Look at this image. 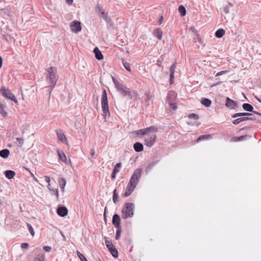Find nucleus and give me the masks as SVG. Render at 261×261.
<instances>
[{
    "label": "nucleus",
    "instance_id": "obj_55",
    "mask_svg": "<svg viewBox=\"0 0 261 261\" xmlns=\"http://www.w3.org/2000/svg\"><path fill=\"white\" fill-rule=\"evenodd\" d=\"M221 83H222V82H216V83L214 84L213 85H212L211 86V87H214V86H218L219 85H220Z\"/></svg>",
    "mask_w": 261,
    "mask_h": 261
},
{
    "label": "nucleus",
    "instance_id": "obj_21",
    "mask_svg": "<svg viewBox=\"0 0 261 261\" xmlns=\"http://www.w3.org/2000/svg\"><path fill=\"white\" fill-rule=\"evenodd\" d=\"M9 154L10 151L7 149H4L0 151V156L4 159H7Z\"/></svg>",
    "mask_w": 261,
    "mask_h": 261
},
{
    "label": "nucleus",
    "instance_id": "obj_8",
    "mask_svg": "<svg viewBox=\"0 0 261 261\" xmlns=\"http://www.w3.org/2000/svg\"><path fill=\"white\" fill-rule=\"evenodd\" d=\"M116 89L123 96H128L129 99H132L133 98V95H132L130 92L128 90V89L123 86L122 84L120 83L116 84Z\"/></svg>",
    "mask_w": 261,
    "mask_h": 261
},
{
    "label": "nucleus",
    "instance_id": "obj_11",
    "mask_svg": "<svg viewBox=\"0 0 261 261\" xmlns=\"http://www.w3.org/2000/svg\"><path fill=\"white\" fill-rule=\"evenodd\" d=\"M156 128L154 126H151L150 127L138 130L137 131V134L138 135H145L147 134L150 131H156Z\"/></svg>",
    "mask_w": 261,
    "mask_h": 261
},
{
    "label": "nucleus",
    "instance_id": "obj_9",
    "mask_svg": "<svg viewBox=\"0 0 261 261\" xmlns=\"http://www.w3.org/2000/svg\"><path fill=\"white\" fill-rule=\"evenodd\" d=\"M81 22L74 20L73 21L70 25L71 30L74 33H78L82 30V27L81 25Z\"/></svg>",
    "mask_w": 261,
    "mask_h": 261
},
{
    "label": "nucleus",
    "instance_id": "obj_59",
    "mask_svg": "<svg viewBox=\"0 0 261 261\" xmlns=\"http://www.w3.org/2000/svg\"><path fill=\"white\" fill-rule=\"evenodd\" d=\"M113 81L115 84V87H116V84L119 83L115 78L113 77Z\"/></svg>",
    "mask_w": 261,
    "mask_h": 261
},
{
    "label": "nucleus",
    "instance_id": "obj_49",
    "mask_svg": "<svg viewBox=\"0 0 261 261\" xmlns=\"http://www.w3.org/2000/svg\"><path fill=\"white\" fill-rule=\"evenodd\" d=\"M176 96V93L174 91H170L169 92V94H168V97H170V96H173V97H175Z\"/></svg>",
    "mask_w": 261,
    "mask_h": 261
},
{
    "label": "nucleus",
    "instance_id": "obj_64",
    "mask_svg": "<svg viewBox=\"0 0 261 261\" xmlns=\"http://www.w3.org/2000/svg\"><path fill=\"white\" fill-rule=\"evenodd\" d=\"M220 75H221V74L220 73V72H218L216 75H215V76L217 77V76H220Z\"/></svg>",
    "mask_w": 261,
    "mask_h": 261
},
{
    "label": "nucleus",
    "instance_id": "obj_24",
    "mask_svg": "<svg viewBox=\"0 0 261 261\" xmlns=\"http://www.w3.org/2000/svg\"><path fill=\"white\" fill-rule=\"evenodd\" d=\"M5 106L1 102H0V114L4 117H6L7 116V112L5 109Z\"/></svg>",
    "mask_w": 261,
    "mask_h": 261
},
{
    "label": "nucleus",
    "instance_id": "obj_51",
    "mask_svg": "<svg viewBox=\"0 0 261 261\" xmlns=\"http://www.w3.org/2000/svg\"><path fill=\"white\" fill-rule=\"evenodd\" d=\"M174 74H170V83L171 84L173 83V79L174 78Z\"/></svg>",
    "mask_w": 261,
    "mask_h": 261
},
{
    "label": "nucleus",
    "instance_id": "obj_5",
    "mask_svg": "<svg viewBox=\"0 0 261 261\" xmlns=\"http://www.w3.org/2000/svg\"><path fill=\"white\" fill-rule=\"evenodd\" d=\"M0 93L4 97L12 100L15 103H18V101L14 95L8 88L2 87L0 89Z\"/></svg>",
    "mask_w": 261,
    "mask_h": 261
},
{
    "label": "nucleus",
    "instance_id": "obj_56",
    "mask_svg": "<svg viewBox=\"0 0 261 261\" xmlns=\"http://www.w3.org/2000/svg\"><path fill=\"white\" fill-rule=\"evenodd\" d=\"M170 106L173 110H176L177 108V107L174 103H170Z\"/></svg>",
    "mask_w": 261,
    "mask_h": 261
},
{
    "label": "nucleus",
    "instance_id": "obj_63",
    "mask_svg": "<svg viewBox=\"0 0 261 261\" xmlns=\"http://www.w3.org/2000/svg\"><path fill=\"white\" fill-rule=\"evenodd\" d=\"M162 62V61H161L160 60H158L157 61L158 64L159 66L160 65V64H161Z\"/></svg>",
    "mask_w": 261,
    "mask_h": 261
},
{
    "label": "nucleus",
    "instance_id": "obj_60",
    "mask_svg": "<svg viewBox=\"0 0 261 261\" xmlns=\"http://www.w3.org/2000/svg\"><path fill=\"white\" fill-rule=\"evenodd\" d=\"M163 17L161 16V18L160 19V20L159 21V25L162 24V23L163 22Z\"/></svg>",
    "mask_w": 261,
    "mask_h": 261
},
{
    "label": "nucleus",
    "instance_id": "obj_20",
    "mask_svg": "<svg viewBox=\"0 0 261 261\" xmlns=\"http://www.w3.org/2000/svg\"><path fill=\"white\" fill-rule=\"evenodd\" d=\"M242 107H243V109L246 111L253 112V113L255 112L254 111H253V108L252 106V105H251L249 103H244Z\"/></svg>",
    "mask_w": 261,
    "mask_h": 261
},
{
    "label": "nucleus",
    "instance_id": "obj_28",
    "mask_svg": "<svg viewBox=\"0 0 261 261\" xmlns=\"http://www.w3.org/2000/svg\"><path fill=\"white\" fill-rule=\"evenodd\" d=\"M201 102L202 105H203L204 106H205L206 107H210L212 104L211 100L210 99H209L208 98H202L201 99Z\"/></svg>",
    "mask_w": 261,
    "mask_h": 261
},
{
    "label": "nucleus",
    "instance_id": "obj_48",
    "mask_svg": "<svg viewBox=\"0 0 261 261\" xmlns=\"http://www.w3.org/2000/svg\"><path fill=\"white\" fill-rule=\"evenodd\" d=\"M120 228H118V229L116 231V239L118 240L119 239V236H120Z\"/></svg>",
    "mask_w": 261,
    "mask_h": 261
},
{
    "label": "nucleus",
    "instance_id": "obj_53",
    "mask_svg": "<svg viewBox=\"0 0 261 261\" xmlns=\"http://www.w3.org/2000/svg\"><path fill=\"white\" fill-rule=\"evenodd\" d=\"M145 95H146V101H148L150 99V95H149V94L148 93H146Z\"/></svg>",
    "mask_w": 261,
    "mask_h": 261
},
{
    "label": "nucleus",
    "instance_id": "obj_6",
    "mask_svg": "<svg viewBox=\"0 0 261 261\" xmlns=\"http://www.w3.org/2000/svg\"><path fill=\"white\" fill-rule=\"evenodd\" d=\"M116 89L123 96H128L129 99H132L133 98V95H132L130 92L128 90V89L123 86L122 84L120 83L116 84Z\"/></svg>",
    "mask_w": 261,
    "mask_h": 261
},
{
    "label": "nucleus",
    "instance_id": "obj_31",
    "mask_svg": "<svg viewBox=\"0 0 261 261\" xmlns=\"http://www.w3.org/2000/svg\"><path fill=\"white\" fill-rule=\"evenodd\" d=\"M252 114L249 113H237L236 114H234L232 116V118H237L238 117H242V116H250Z\"/></svg>",
    "mask_w": 261,
    "mask_h": 261
},
{
    "label": "nucleus",
    "instance_id": "obj_52",
    "mask_svg": "<svg viewBox=\"0 0 261 261\" xmlns=\"http://www.w3.org/2000/svg\"><path fill=\"white\" fill-rule=\"evenodd\" d=\"M117 173L114 172V171H112V173L111 174V177L113 179H114L116 178V175Z\"/></svg>",
    "mask_w": 261,
    "mask_h": 261
},
{
    "label": "nucleus",
    "instance_id": "obj_27",
    "mask_svg": "<svg viewBox=\"0 0 261 261\" xmlns=\"http://www.w3.org/2000/svg\"><path fill=\"white\" fill-rule=\"evenodd\" d=\"M158 162V161H155L149 164L146 168V172L148 173L150 172L152 169V168L156 165Z\"/></svg>",
    "mask_w": 261,
    "mask_h": 261
},
{
    "label": "nucleus",
    "instance_id": "obj_3",
    "mask_svg": "<svg viewBox=\"0 0 261 261\" xmlns=\"http://www.w3.org/2000/svg\"><path fill=\"white\" fill-rule=\"evenodd\" d=\"M134 204L132 203H126L122 210V218L124 219L132 217L134 215Z\"/></svg>",
    "mask_w": 261,
    "mask_h": 261
},
{
    "label": "nucleus",
    "instance_id": "obj_10",
    "mask_svg": "<svg viewBox=\"0 0 261 261\" xmlns=\"http://www.w3.org/2000/svg\"><path fill=\"white\" fill-rule=\"evenodd\" d=\"M156 135L153 134L145 138L144 144L148 147H151L154 144L156 141Z\"/></svg>",
    "mask_w": 261,
    "mask_h": 261
},
{
    "label": "nucleus",
    "instance_id": "obj_44",
    "mask_svg": "<svg viewBox=\"0 0 261 261\" xmlns=\"http://www.w3.org/2000/svg\"><path fill=\"white\" fill-rule=\"evenodd\" d=\"M189 117L190 118H193L195 119H197L198 118V115L195 114H191L189 115Z\"/></svg>",
    "mask_w": 261,
    "mask_h": 261
},
{
    "label": "nucleus",
    "instance_id": "obj_43",
    "mask_svg": "<svg viewBox=\"0 0 261 261\" xmlns=\"http://www.w3.org/2000/svg\"><path fill=\"white\" fill-rule=\"evenodd\" d=\"M16 140L19 142V146L21 147L23 144V139L21 138H17Z\"/></svg>",
    "mask_w": 261,
    "mask_h": 261
},
{
    "label": "nucleus",
    "instance_id": "obj_62",
    "mask_svg": "<svg viewBox=\"0 0 261 261\" xmlns=\"http://www.w3.org/2000/svg\"><path fill=\"white\" fill-rule=\"evenodd\" d=\"M2 62H3L2 58L0 56V68L2 67Z\"/></svg>",
    "mask_w": 261,
    "mask_h": 261
},
{
    "label": "nucleus",
    "instance_id": "obj_1",
    "mask_svg": "<svg viewBox=\"0 0 261 261\" xmlns=\"http://www.w3.org/2000/svg\"><path fill=\"white\" fill-rule=\"evenodd\" d=\"M141 175L142 170L140 168H137L134 171L127 185L124 193L125 197L129 196L134 191L140 181Z\"/></svg>",
    "mask_w": 261,
    "mask_h": 261
},
{
    "label": "nucleus",
    "instance_id": "obj_19",
    "mask_svg": "<svg viewBox=\"0 0 261 261\" xmlns=\"http://www.w3.org/2000/svg\"><path fill=\"white\" fill-rule=\"evenodd\" d=\"M134 148L137 152H140L143 150V145L139 142H136L134 144Z\"/></svg>",
    "mask_w": 261,
    "mask_h": 261
},
{
    "label": "nucleus",
    "instance_id": "obj_34",
    "mask_svg": "<svg viewBox=\"0 0 261 261\" xmlns=\"http://www.w3.org/2000/svg\"><path fill=\"white\" fill-rule=\"evenodd\" d=\"M122 64L124 68L128 71H131V69L130 67V64L129 63L125 61L124 60H122Z\"/></svg>",
    "mask_w": 261,
    "mask_h": 261
},
{
    "label": "nucleus",
    "instance_id": "obj_37",
    "mask_svg": "<svg viewBox=\"0 0 261 261\" xmlns=\"http://www.w3.org/2000/svg\"><path fill=\"white\" fill-rule=\"evenodd\" d=\"M118 195L116 193V189L114 190L113 195V200L114 203H116L118 201Z\"/></svg>",
    "mask_w": 261,
    "mask_h": 261
},
{
    "label": "nucleus",
    "instance_id": "obj_16",
    "mask_svg": "<svg viewBox=\"0 0 261 261\" xmlns=\"http://www.w3.org/2000/svg\"><path fill=\"white\" fill-rule=\"evenodd\" d=\"M153 35L158 39L161 40L163 37V32L160 29L158 28L154 30L153 31Z\"/></svg>",
    "mask_w": 261,
    "mask_h": 261
},
{
    "label": "nucleus",
    "instance_id": "obj_45",
    "mask_svg": "<svg viewBox=\"0 0 261 261\" xmlns=\"http://www.w3.org/2000/svg\"><path fill=\"white\" fill-rule=\"evenodd\" d=\"M43 249L44 251H45L46 252H50L51 250V247H50V246H45L43 247Z\"/></svg>",
    "mask_w": 261,
    "mask_h": 261
},
{
    "label": "nucleus",
    "instance_id": "obj_12",
    "mask_svg": "<svg viewBox=\"0 0 261 261\" xmlns=\"http://www.w3.org/2000/svg\"><path fill=\"white\" fill-rule=\"evenodd\" d=\"M57 135L58 138V140L61 142L65 141L66 144H68L66 136H65L63 132L61 129H57L56 130Z\"/></svg>",
    "mask_w": 261,
    "mask_h": 261
},
{
    "label": "nucleus",
    "instance_id": "obj_54",
    "mask_svg": "<svg viewBox=\"0 0 261 261\" xmlns=\"http://www.w3.org/2000/svg\"><path fill=\"white\" fill-rule=\"evenodd\" d=\"M246 137V136H241V137H239V138H238V141H242V140H243V139H244Z\"/></svg>",
    "mask_w": 261,
    "mask_h": 261
},
{
    "label": "nucleus",
    "instance_id": "obj_4",
    "mask_svg": "<svg viewBox=\"0 0 261 261\" xmlns=\"http://www.w3.org/2000/svg\"><path fill=\"white\" fill-rule=\"evenodd\" d=\"M101 106H102V110L104 114L105 117L110 115L109 109V105L108 101V97L107 92L105 89H104L102 91V96H101Z\"/></svg>",
    "mask_w": 261,
    "mask_h": 261
},
{
    "label": "nucleus",
    "instance_id": "obj_29",
    "mask_svg": "<svg viewBox=\"0 0 261 261\" xmlns=\"http://www.w3.org/2000/svg\"><path fill=\"white\" fill-rule=\"evenodd\" d=\"M96 10L97 12L99 13L100 17V16H102L106 14L104 9L100 5H97Z\"/></svg>",
    "mask_w": 261,
    "mask_h": 261
},
{
    "label": "nucleus",
    "instance_id": "obj_50",
    "mask_svg": "<svg viewBox=\"0 0 261 261\" xmlns=\"http://www.w3.org/2000/svg\"><path fill=\"white\" fill-rule=\"evenodd\" d=\"M21 247L22 248H28L29 247V244L28 243H23L21 244Z\"/></svg>",
    "mask_w": 261,
    "mask_h": 261
},
{
    "label": "nucleus",
    "instance_id": "obj_46",
    "mask_svg": "<svg viewBox=\"0 0 261 261\" xmlns=\"http://www.w3.org/2000/svg\"><path fill=\"white\" fill-rule=\"evenodd\" d=\"M44 178L46 183L48 184V186H50V178L48 176H44Z\"/></svg>",
    "mask_w": 261,
    "mask_h": 261
},
{
    "label": "nucleus",
    "instance_id": "obj_41",
    "mask_svg": "<svg viewBox=\"0 0 261 261\" xmlns=\"http://www.w3.org/2000/svg\"><path fill=\"white\" fill-rule=\"evenodd\" d=\"M176 68V63H174L170 68V72L171 74H174L175 70Z\"/></svg>",
    "mask_w": 261,
    "mask_h": 261
},
{
    "label": "nucleus",
    "instance_id": "obj_22",
    "mask_svg": "<svg viewBox=\"0 0 261 261\" xmlns=\"http://www.w3.org/2000/svg\"><path fill=\"white\" fill-rule=\"evenodd\" d=\"M212 136L211 135H203L200 136L197 139L196 142L197 143L199 142L202 140H206L212 139Z\"/></svg>",
    "mask_w": 261,
    "mask_h": 261
},
{
    "label": "nucleus",
    "instance_id": "obj_36",
    "mask_svg": "<svg viewBox=\"0 0 261 261\" xmlns=\"http://www.w3.org/2000/svg\"><path fill=\"white\" fill-rule=\"evenodd\" d=\"M100 17L102 18L107 23L111 22V19L107 13L102 16H100Z\"/></svg>",
    "mask_w": 261,
    "mask_h": 261
},
{
    "label": "nucleus",
    "instance_id": "obj_14",
    "mask_svg": "<svg viewBox=\"0 0 261 261\" xmlns=\"http://www.w3.org/2000/svg\"><path fill=\"white\" fill-rule=\"evenodd\" d=\"M226 106L230 109H234L237 107L236 102L230 99L229 97L226 98Z\"/></svg>",
    "mask_w": 261,
    "mask_h": 261
},
{
    "label": "nucleus",
    "instance_id": "obj_39",
    "mask_svg": "<svg viewBox=\"0 0 261 261\" xmlns=\"http://www.w3.org/2000/svg\"><path fill=\"white\" fill-rule=\"evenodd\" d=\"M48 189L56 195L57 198L59 197V192L57 189H51L50 186H48Z\"/></svg>",
    "mask_w": 261,
    "mask_h": 261
},
{
    "label": "nucleus",
    "instance_id": "obj_18",
    "mask_svg": "<svg viewBox=\"0 0 261 261\" xmlns=\"http://www.w3.org/2000/svg\"><path fill=\"white\" fill-rule=\"evenodd\" d=\"M93 52L95 54V57L97 60H100L103 59V55L97 47H96L94 49Z\"/></svg>",
    "mask_w": 261,
    "mask_h": 261
},
{
    "label": "nucleus",
    "instance_id": "obj_42",
    "mask_svg": "<svg viewBox=\"0 0 261 261\" xmlns=\"http://www.w3.org/2000/svg\"><path fill=\"white\" fill-rule=\"evenodd\" d=\"M106 244L107 247L108 248V249H112L114 247L113 244L112 243L109 241L106 240Z\"/></svg>",
    "mask_w": 261,
    "mask_h": 261
},
{
    "label": "nucleus",
    "instance_id": "obj_13",
    "mask_svg": "<svg viewBox=\"0 0 261 261\" xmlns=\"http://www.w3.org/2000/svg\"><path fill=\"white\" fill-rule=\"evenodd\" d=\"M120 218L119 216L117 214L114 215L112 219L113 224L116 226L117 228H120Z\"/></svg>",
    "mask_w": 261,
    "mask_h": 261
},
{
    "label": "nucleus",
    "instance_id": "obj_30",
    "mask_svg": "<svg viewBox=\"0 0 261 261\" xmlns=\"http://www.w3.org/2000/svg\"><path fill=\"white\" fill-rule=\"evenodd\" d=\"M224 34H225V31L222 29H220L216 32L215 36L217 38H221L222 37H223V35H224Z\"/></svg>",
    "mask_w": 261,
    "mask_h": 261
},
{
    "label": "nucleus",
    "instance_id": "obj_26",
    "mask_svg": "<svg viewBox=\"0 0 261 261\" xmlns=\"http://www.w3.org/2000/svg\"><path fill=\"white\" fill-rule=\"evenodd\" d=\"M57 152H58V154L60 159L62 161H63L64 162H66L67 159H66V156L65 153H64V152L63 151L58 150Z\"/></svg>",
    "mask_w": 261,
    "mask_h": 261
},
{
    "label": "nucleus",
    "instance_id": "obj_7",
    "mask_svg": "<svg viewBox=\"0 0 261 261\" xmlns=\"http://www.w3.org/2000/svg\"><path fill=\"white\" fill-rule=\"evenodd\" d=\"M116 89L123 96H128L129 99H132L133 98V95H132L130 92L128 90V89L123 86L122 84L120 83L116 84Z\"/></svg>",
    "mask_w": 261,
    "mask_h": 261
},
{
    "label": "nucleus",
    "instance_id": "obj_33",
    "mask_svg": "<svg viewBox=\"0 0 261 261\" xmlns=\"http://www.w3.org/2000/svg\"><path fill=\"white\" fill-rule=\"evenodd\" d=\"M109 250L111 252L112 255L114 257H117L118 256V251L116 250V249L115 248L114 246L113 248H112V249H109Z\"/></svg>",
    "mask_w": 261,
    "mask_h": 261
},
{
    "label": "nucleus",
    "instance_id": "obj_38",
    "mask_svg": "<svg viewBox=\"0 0 261 261\" xmlns=\"http://www.w3.org/2000/svg\"><path fill=\"white\" fill-rule=\"evenodd\" d=\"M77 254L81 261H88L85 256L79 251H77Z\"/></svg>",
    "mask_w": 261,
    "mask_h": 261
},
{
    "label": "nucleus",
    "instance_id": "obj_25",
    "mask_svg": "<svg viewBox=\"0 0 261 261\" xmlns=\"http://www.w3.org/2000/svg\"><path fill=\"white\" fill-rule=\"evenodd\" d=\"M59 184L60 186V188L61 190L64 191V188L66 186V181L65 178H59Z\"/></svg>",
    "mask_w": 261,
    "mask_h": 261
},
{
    "label": "nucleus",
    "instance_id": "obj_47",
    "mask_svg": "<svg viewBox=\"0 0 261 261\" xmlns=\"http://www.w3.org/2000/svg\"><path fill=\"white\" fill-rule=\"evenodd\" d=\"M35 261H45L44 258L42 256H40L36 257L35 259Z\"/></svg>",
    "mask_w": 261,
    "mask_h": 261
},
{
    "label": "nucleus",
    "instance_id": "obj_32",
    "mask_svg": "<svg viewBox=\"0 0 261 261\" xmlns=\"http://www.w3.org/2000/svg\"><path fill=\"white\" fill-rule=\"evenodd\" d=\"M178 11L182 16H185L186 14V10L183 6L180 5L178 7Z\"/></svg>",
    "mask_w": 261,
    "mask_h": 261
},
{
    "label": "nucleus",
    "instance_id": "obj_23",
    "mask_svg": "<svg viewBox=\"0 0 261 261\" xmlns=\"http://www.w3.org/2000/svg\"><path fill=\"white\" fill-rule=\"evenodd\" d=\"M5 175L7 178H8L9 179H11L13 178H14L15 173L14 171L12 170H6L5 172Z\"/></svg>",
    "mask_w": 261,
    "mask_h": 261
},
{
    "label": "nucleus",
    "instance_id": "obj_58",
    "mask_svg": "<svg viewBox=\"0 0 261 261\" xmlns=\"http://www.w3.org/2000/svg\"><path fill=\"white\" fill-rule=\"evenodd\" d=\"M95 154V150L93 148H92L91 149V150H90V154L91 155H94Z\"/></svg>",
    "mask_w": 261,
    "mask_h": 261
},
{
    "label": "nucleus",
    "instance_id": "obj_40",
    "mask_svg": "<svg viewBox=\"0 0 261 261\" xmlns=\"http://www.w3.org/2000/svg\"><path fill=\"white\" fill-rule=\"evenodd\" d=\"M27 226L28 228V229L30 232V233L32 234V236H34L35 234V232L34 231V229L32 227V226L29 223H27Z\"/></svg>",
    "mask_w": 261,
    "mask_h": 261
},
{
    "label": "nucleus",
    "instance_id": "obj_61",
    "mask_svg": "<svg viewBox=\"0 0 261 261\" xmlns=\"http://www.w3.org/2000/svg\"><path fill=\"white\" fill-rule=\"evenodd\" d=\"M66 2L68 4L71 5L72 3H73V0H66Z\"/></svg>",
    "mask_w": 261,
    "mask_h": 261
},
{
    "label": "nucleus",
    "instance_id": "obj_2",
    "mask_svg": "<svg viewBox=\"0 0 261 261\" xmlns=\"http://www.w3.org/2000/svg\"><path fill=\"white\" fill-rule=\"evenodd\" d=\"M46 81L50 85L51 92L58 81L57 69L56 67H51L48 69Z\"/></svg>",
    "mask_w": 261,
    "mask_h": 261
},
{
    "label": "nucleus",
    "instance_id": "obj_35",
    "mask_svg": "<svg viewBox=\"0 0 261 261\" xmlns=\"http://www.w3.org/2000/svg\"><path fill=\"white\" fill-rule=\"evenodd\" d=\"M121 165L122 164L121 163L116 164L114 166L113 171L117 173H118L119 172V169L121 167Z\"/></svg>",
    "mask_w": 261,
    "mask_h": 261
},
{
    "label": "nucleus",
    "instance_id": "obj_17",
    "mask_svg": "<svg viewBox=\"0 0 261 261\" xmlns=\"http://www.w3.org/2000/svg\"><path fill=\"white\" fill-rule=\"evenodd\" d=\"M253 120L252 118L251 117H240L239 118H237L232 121V123L233 124H237L240 123L241 122L244 121H247V120Z\"/></svg>",
    "mask_w": 261,
    "mask_h": 261
},
{
    "label": "nucleus",
    "instance_id": "obj_15",
    "mask_svg": "<svg viewBox=\"0 0 261 261\" xmlns=\"http://www.w3.org/2000/svg\"><path fill=\"white\" fill-rule=\"evenodd\" d=\"M68 213V210L66 207H60L57 210V213L58 214L61 216V217H64Z\"/></svg>",
    "mask_w": 261,
    "mask_h": 261
},
{
    "label": "nucleus",
    "instance_id": "obj_57",
    "mask_svg": "<svg viewBox=\"0 0 261 261\" xmlns=\"http://www.w3.org/2000/svg\"><path fill=\"white\" fill-rule=\"evenodd\" d=\"M228 72H229L228 70H223V71H220V73H221V75L227 73Z\"/></svg>",
    "mask_w": 261,
    "mask_h": 261
}]
</instances>
